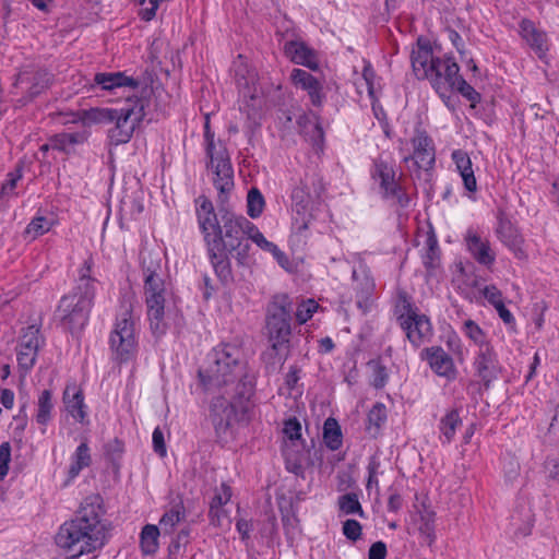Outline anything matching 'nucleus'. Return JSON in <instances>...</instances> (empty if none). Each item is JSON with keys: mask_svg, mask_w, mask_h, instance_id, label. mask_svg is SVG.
Instances as JSON below:
<instances>
[{"mask_svg": "<svg viewBox=\"0 0 559 559\" xmlns=\"http://www.w3.org/2000/svg\"><path fill=\"white\" fill-rule=\"evenodd\" d=\"M371 177L379 183L384 200H393L401 207L408 206L411 200L397 181L396 170L392 163L382 158L376 159L371 168Z\"/></svg>", "mask_w": 559, "mask_h": 559, "instance_id": "12", "label": "nucleus"}, {"mask_svg": "<svg viewBox=\"0 0 559 559\" xmlns=\"http://www.w3.org/2000/svg\"><path fill=\"white\" fill-rule=\"evenodd\" d=\"M278 126L286 134L293 129V115L289 110H281L278 115Z\"/></svg>", "mask_w": 559, "mask_h": 559, "instance_id": "62", "label": "nucleus"}, {"mask_svg": "<svg viewBox=\"0 0 559 559\" xmlns=\"http://www.w3.org/2000/svg\"><path fill=\"white\" fill-rule=\"evenodd\" d=\"M381 468V461L379 455L374 454L369 457L368 465H367V472H368V479L366 484V488L369 490L372 487L379 488V475L382 474L380 471Z\"/></svg>", "mask_w": 559, "mask_h": 559, "instance_id": "44", "label": "nucleus"}, {"mask_svg": "<svg viewBox=\"0 0 559 559\" xmlns=\"http://www.w3.org/2000/svg\"><path fill=\"white\" fill-rule=\"evenodd\" d=\"M11 461V445L5 441L0 444V481L4 479L9 472Z\"/></svg>", "mask_w": 559, "mask_h": 559, "instance_id": "54", "label": "nucleus"}, {"mask_svg": "<svg viewBox=\"0 0 559 559\" xmlns=\"http://www.w3.org/2000/svg\"><path fill=\"white\" fill-rule=\"evenodd\" d=\"M236 530L240 534L241 540L248 544L250 533L253 530L252 523L246 519H238L236 522Z\"/></svg>", "mask_w": 559, "mask_h": 559, "instance_id": "60", "label": "nucleus"}, {"mask_svg": "<svg viewBox=\"0 0 559 559\" xmlns=\"http://www.w3.org/2000/svg\"><path fill=\"white\" fill-rule=\"evenodd\" d=\"M53 225V222L45 216H35L25 228V235L36 239L37 237L48 233Z\"/></svg>", "mask_w": 559, "mask_h": 559, "instance_id": "43", "label": "nucleus"}, {"mask_svg": "<svg viewBox=\"0 0 559 559\" xmlns=\"http://www.w3.org/2000/svg\"><path fill=\"white\" fill-rule=\"evenodd\" d=\"M420 357L428 362L429 367L437 376L448 380L455 379L457 371L453 358L441 346L425 348Z\"/></svg>", "mask_w": 559, "mask_h": 559, "instance_id": "19", "label": "nucleus"}, {"mask_svg": "<svg viewBox=\"0 0 559 559\" xmlns=\"http://www.w3.org/2000/svg\"><path fill=\"white\" fill-rule=\"evenodd\" d=\"M463 331L468 338L479 346V348L485 345H490L486 342V336L483 330L475 321L466 320L463 325Z\"/></svg>", "mask_w": 559, "mask_h": 559, "instance_id": "45", "label": "nucleus"}, {"mask_svg": "<svg viewBox=\"0 0 559 559\" xmlns=\"http://www.w3.org/2000/svg\"><path fill=\"white\" fill-rule=\"evenodd\" d=\"M386 420V408L382 403H377L372 406V408L368 413V429L371 430L373 427L376 431L380 429V427Z\"/></svg>", "mask_w": 559, "mask_h": 559, "instance_id": "47", "label": "nucleus"}, {"mask_svg": "<svg viewBox=\"0 0 559 559\" xmlns=\"http://www.w3.org/2000/svg\"><path fill=\"white\" fill-rule=\"evenodd\" d=\"M217 396L213 397L210 405V418L217 435L225 433L230 427L233 419L236 416L235 401H241L246 397H240L238 394L228 395L225 389L216 391Z\"/></svg>", "mask_w": 559, "mask_h": 559, "instance_id": "14", "label": "nucleus"}, {"mask_svg": "<svg viewBox=\"0 0 559 559\" xmlns=\"http://www.w3.org/2000/svg\"><path fill=\"white\" fill-rule=\"evenodd\" d=\"M319 304L313 299L302 301L296 310V320L299 324L306 323L312 318L313 313L318 310Z\"/></svg>", "mask_w": 559, "mask_h": 559, "instance_id": "49", "label": "nucleus"}, {"mask_svg": "<svg viewBox=\"0 0 559 559\" xmlns=\"http://www.w3.org/2000/svg\"><path fill=\"white\" fill-rule=\"evenodd\" d=\"M144 296L151 330L163 335L167 330L166 304L171 293L167 288L159 261L143 260Z\"/></svg>", "mask_w": 559, "mask_h": 559, "instance_id": "5", "label": "nucleus"}, {"mask_svg": "<svg viewBox=\"0 0 559 559\" xmlns=\"http://www.w3.org/2000/svg\"><path fill=\"white\" fill-rule=\"evenodd\" d=\"M298 132L302 134L306 140L312 143L313 146L321 148L324 140V133L318 118L313 115L301 112L296 120Z\"/></svg>", "mask_w": 559, "mask_h": 559, "instance_id": "29", "label": "nucleus"}, {"mask_svg": "<svg viewBox=\"0 0 559 559\" xmlns=\"http://www.w3.org/2000/svg\"><path fill=\"white\" fill-rule=\"evenodd\" d=\"M159 527L147 524L142 528L140 546L144 555H154L158 550Z\"/></svg>", "mask_w": 559, "mask_h": 559, "instance_id": "38", "label": "nucleus"}, {"mask_svg": "<svg viewBox=\"0 0 559 559\" xmlns=\"http://www.w3.org/2000/svg\"><path fill=\"white\" fill-rule=\"evenodd\" d=\"M449 88H456L462 94V96H464L473 104H476L480 100V94L476 92V90L469 85L461 75L457 76V81H455L453 85H449Z\"/></svg>", "mask_w": 559, "mask_h": 559, "instance_id": "48", "label": "nucleus"}, {"mask_svg": "<svg viewBox=\"0 0 559 559\" xmlns=\"http://www.w3.org/2000/svg\"><path fill=\"white\" fill-rule=\"evenodd\" d=\"M206 154L210 157V168L213 170V185L219 192V198L228 194L234 188V169L228 152L221 141H215L209 122L204 127Z\"/></svg>", "mask_w": 559, "mask_h": 559, "instance_id": "7", "label": "nucleus"}, {"mask_svg": "<svg viewBox=\"0 0 559 559\" xmlns=\"http://www.w3.org/2000/svg\"><path fill=\"white\" fill-rule=\"evenodd\" d=\"M452 160L455 164L456 170L459 171L464 188L468 192L477 191V181L473 170V164L468 154L463 150H454L451 154Z\"/></svg>", "mask_w": 559, "mask_h": 559, "instance_id": "28", "label": "nucleus"}, {"mask_svg": "<svg viewBox=\"0 0 559 559\" xmlns=\"http://www.w3.org/2000/svg\"><path fill=\"white\" fill-rule=\"evenodd\" d=\"M140 81L133 76L127 75L126 72H98L93 78L92 88L99 87L102 91L115 92L120 88L131 91L138 90Z\"/></svg>", "mask_w": 559, "mask_h": 559, "instance_id": "21", "label": "nucleus"}, {"mask_svg": "<svg viewBox=\"0 0 559 559\" xmlns=\"http://www.w3.org/2000/svg\"><path fill=\"white\" fill-rule=\"evenodd\" d=\"M290 80L297 88L307 92L313 106L322 105L325 96L321 82L311 73L302 69H294L290 73Z\"/></svg>", "mask_w": 559, "mask_h": 559, "instance_id": "23", "label": "nucleus"}, {"mask_svg": "<svg viewBox=\"0 0 559 559\" xmlns=\"http://www.w3.org/2000/svg\"><path fill=\"white\" fill-rule=\"evenodd\" d=\"M293 306L285 294L273 297L266 309V331L272 349L280 355L282 349L288 348L292 334Z\"/></svg>", "mask_w": 559, "mask_h": 559, "instance_id": "6", "label": "nucleus"}, {"mask_svg": "<svg viewBox=\"0 0 559 559\" xmlns=\"http://www.w3.org/2000/svg\"><path fill=\"white\" fill-rule=\"evenodd\" d=\"M205 392L215 394L225 389L228 395L250 396L252 382L248 376V366L242 349L235 344H221L206 356L198 372Z\"/></svg>", "mask_w": 559, "mask_h": 559, "instance_id": "3", "label": "nucleus"}, {"mask_svg": "<svg viewBox=\"0 0 559 559\" xmlns=\"http://www.w3.org/2000/svg\"><path fill=\"white\" fill-rule=\"evenodd\" d=\"M88 138L86 131L81 132H62L51 138L53 148L61 152H69L70 147L84 143Z\"/></svg>", "mask_w": 559, "mask_h": 559, "instance_id": "34", "label": "nucleus"}, {"mask_svg": "<svg viewBox=\"0 0 559 559\" xmlns=\"http://www.w3.org/2000/svg\"><path fill=\"white\" fill-rule=\"evenodd\" d=\"M520 34L522 38L537 52L544 53L546 48V34L536 28L535 24L527 19L520 23Z\"/></svg>", "mask_w": 559, "mask_h": 559, "instance_id": "32", "label": "nucleus"}, {"mask_svg": "<svg viewBox=\"0 0 559 559\" xmlns=\"http://www.w3.org/2000/svg\"><path fill=\"white\" fill-rule=\"evenodd\" d=\"M419 534L424 537L427 545H431L436 539L435 534V512L424 510L418 513L416 520Z\"/></svg>", "mask_w": 559, "mask_h": 559, "instance_id": "39", "label": "nucleus"}, {"mask_svg": "<svg viewBox=\"0 0 559 559\" xmlns=\"http://www.w3.org/2000/svg\"><path fill=\"white\" fill-rule=\"evenodd\" d=\"M189 535L190 530L188 527L180 530L176 538L171 540L170 550H178L181 547V545H186L188 543Z\"/></svg>", "mask_w": 559, "mask_h": 559, "instance_id": "63", "label": "nucleus"}, {"mask_svg": "<svg viewBox=\"0 0 559 559\" xmlns=\"http://www.w3.org/2000/svg\"><path fill=\"white\" fill-rule=\"evenodd\" d=\"M265 206L264 197L258 188H251L247 194V214L251 218H258Z\"/></svg>", "mask_w": 559, "mask_h": 559, "instance_id": "41", "label": "nucleus"}, {"mask_svg": "<svg viewBox=\"0 0 559 559\" xmlns=\"http://www.w3.org/2000/svg\"><path fill=\"white\" fill-rule=\"evenodd\" d=\"M545 467L548 478L559 481V462L557 460H548Z\"/></svg>", "mask_w": 559, "mask_h": 559, "instance_id": "64", "label": "nucleus"}, {"mask_svg": "<svg viewBox=\"0 0 559 559\" xmlns=\"http://www.w3.org/2000/svg\"><path fill=\"white\" fill-rule=\"evenodd\" d=\"M22 168L17 167L14 171L7 175V179L1 186L0 198H11L15 195L14 192L17 182L22 179Z\"/></svg>", "mask_w": 559, "mask_h": 559, "instance_id": "46", "label": "nucleus"}, {"mask_svg": "<svg viewBox=\"0 0 559 559\" xmlns=\"http://www.w3.org/2000/svg\"><path fill=\"white\" fill-rule=\"evenodd\" d=\"M372 368V381L371 384L377 388L381 389L385 385L388 380V373L384 366H382L379 362L371 361L369 364Z\"/></svg>", "mask_w": 559, "mask_h": 559, "instance_id": "51", "label": "nucleus"}, {"mask_svg": "<svg viewBox=\"0 0 559 559\" xmlns=\"http://www.w3.org/2000/svg\"><path fill=\"white\" fill-rule=\"evenodd\" d=\"M342 532L347 539L356 542L361 537L362 526L358 521L348 519L343 523Z\"/></svg>", "mask_w": 559, "mask_h": 559, "instance_id": "50", "label": "nucleus"}, {"mask_svg": "<svg viewBox=\"0 0 559 559\" xmlns=\"http://www.w3.org/2000/svg\"><path fill=\"white\" fill-rule=\"evenodd\" d=\"M92 259L84 261L73 289L58 305L57 317L71 333L81 331L88 322L96 295V280L91 276Z\"/></svg>", "mask_w": 559, "mask_h": 559, "instance_id": "4", "label": "nucleus"}, {"mask_svg": "<svg viewBox=\"0 0 559 559\" xmlns=\"http://www.w3.org/2000/svg\"><path fill=\"white\" fill-rule=\"evenodd\" d=\"M45 345L40 328L32 324L22 329L16 345L19 368L24 374L28 373L36 364L39 349Z\"/></svg>", "mask_w": 559, "mask_h": 559, "instance_id": "13", "label": "nucleus"}, {"mask_svg": "<svg viewBox=\"0 0 559 559\" xmlns=\"http://www.w3.org/2000/svg\"><path fill=\"white\" fill-rule=\"evenodd\" d=\"M284 52L292 62L317 70L319 68L317 55L313 49L301 40H289L284 45Z\"/></svg>", "mask_w": 559, "mask_h": 559, "instance_id": "25", "label": "nucleus"}, {"mask_svg": "<svg viewBox=\"0 0 559 559\" xmlns=\"http://www.w3.org/2000/svg\"><path fill=\"white\" fill-rule=\"evenodd\" d=\"M342 430L335 418L329 417L323 425V440L325 445L336 451L342 445Z\"/></svg>", "mask_w": 559, "mask_h": 559, "instance_id": "37", "label": "nucleus"}, {"mask_svg": "<svg viewBox=\"0 0 559 559\" xmlns=\"http://www.w3.org/2000/svg\"><path fill=\"white\" fill-rule=\"evenodd\" d=\"M473 367L475 374L480 379L485 388L488 389L500 373L497 355L491 345H485L479 348Z\"/></svg>", "mask_w": 559, "mask_h": 559, "instance_id": "18", "label": "nucleus"}, {"mask_svg": "<svg viewBox=\"0 0 559 559\" xmlns=\"http://www.w3.org/2000/svg\"><path fill=\"white\" fill-rule=\"evenodd\" d=\"M462 425V419L457 409H451L440 420L439 429L443 443H450L455 435L457 427Z\"/></svg>", "mask_w": 559, "mask_h": 559, "instance_id": "36", "label": "nucleus"}, {"mask_svg": "<svg viewBox=\"0 0 559 559\" xmlns=\"http://www.w3.org/2000/svg\"><path fill=\"white\" fill-rule=\"evenodd\" d=\"M283 432L294 441L301 438V424L296 417H290L284 421Z\"/></svg>", "mask_w": 559, "mask_h": 559, "instance_id": "52", "label": "nucleus"}, {"mask_svg": "<svg viewBox=\"0 0 559 559\" xmlns=\"http://www.w3.org/2000/svg\"><path fill=\"white\" fill-rule=\"evenodd\" d=\"M249 239L264 251L269 252L272 249H275V243L269 241L254 224L252 226Z\"/></svg>", "mask_w": 559, "mask_h": 559, "instance_id": "55", "label": "nucleus"}, {"mask_svg": "<svg viewBox=\"0 0 559 559\" xmlns=\"http://www.w3.org/2000/svg\"><path fill=\"white\" fill-rule=\"evenodd\" d=\"M253 79L254 76L250 74L249 70L246 67L239 66L236 69L235 80L240 91L249 88V85L253 82Z\"/></svg>", "mask_w": 559, "mask_h": 559, "instance_id": "56", "label": "nucleus"}, {"mask_svg": "<svg viewBox=\"0 0 559 559\" xmlns=\"http://www.w3.org/2000/svg\"><path fill=\"white\" fill-rule=\"evenodd\" d=\"M104 500L92 493L80 503L74 518L64 522L56 535V545L72 552L73 557L92 554L104 547L108 523L105 516Z\"/></svg>", "mask_w": 559, "mask_h": 559, "instance_id": "2", "label": "nucleus"}, {"mask_svg": "<svg viewBox=\"0 0 559 559\" xmlns=\"http://www.w3.org/2000/svg\"><path fill=\"white\" fill-rule=\"evenodd\" d=\"M413 154L404 157V162H413L417 170H430L436 163V147L433 140L424 129L417 128L411 139Z\"/></svg>", "mask_w": 559, "mask_h": 559, "instance_id": "16", "label": "nucleus"}, {"mask_svg": "<svg viewBox=\"0 0 559 559\" xmlns=\"http://www.w3.org/2000/svg\"><path fill=\"white\" fill-rule=\"evenodd\" d=\"M362 79L366 82L369 96L373 97L376 73L370 62H366L362 69Z\"/></svg>", "mask_w": 559, "mask_h": 559, "instance_id": "59", "label": "nucleus"}, {"mask_svg": "<svg viewBox=\"0 0 559 559\" xmlns=\"http://www.w3.org/2000/svg\"><path fill=\"white\" fill-rule=\"evenodd\" d=\"M70 465L67 472V478L63 487L69 486L80 475V473L92 465L91 448L87 440L84 439L72 453Z\"/></svg>", "mask_w": 559, "mask_h": 559, "instance_id": "27", "label": "nucleus"}, {"mask_svg": "<svg viewBox=\"0 0 559 559\" xmlns=\"http://www.w3.org/2000/svg\"><path fill=\"white\" fill-rule=\"evenodd\" d=\"M186 516L183 503L180 501L166 511L159 520V528L163 534H173L175 526Z\"/></svg>", "mask_w": 559, "mask_h": 559, "instance_id": "35", "label": "nucleus"}, {"mask_svg": "<svg viewBox=\"0 0 559 559\" xmlns=\"http://www.w3.org/2000/svg\"><path fill=\"white\" fill-rule=\"evenodd\" d=\"M153 448L154 451L159 454L162 457L166 455V444L164 439V433L159 427H156L152 435Z\"/></svg>", "mask_w": 559, "mask_h": 559, "instance_id": "58", "label": "nucleus"}, {"mask_svg": "<svg viewBox=\"0 0 559 559\" xmlns=\"http://www.w3.org/2000/svg\"><path fill=\"white\" fill-rule=\"evenodd\" d=\"M460 67L452 56L444 55L436 60L433 75L429 76L432 87L439 93L444 94L449 85H453L460 75Z\"/></svg>", "mask_w": 559, "mask_h": 559, "instance_id": "17", "label": "nucleus"}, {"mask_svg": "<svg viewBox=\"0 0 559 559\" xmlns=\"http://www.w3.org/2000/svg\"><path fill=\"white\" fill-rule=\"evenodd\" d=\"M231 498V489L229 486L222 484L221 488L214 495L210 504V515L212 519L221 518V509L223 506L229 502Z\"/></svg>", "mask_w": 559, "mask_h": 559, "instance_id": "42", "label": "nucleus"}, {"mask_svg": "<svg viewBox=\"0 0 559 559\" xmlns=\"http://www.w3.org/2000/svg\"><path fill=\"white\" fill-rule=\"evenodd\" d=\"M352 277L354 282V289L356 292L357 305L361 308L374 292V280L369 267L361 259H359L354 265Z\"/></svg>", "mask_w": 559, "mask_h": 559, "instance_id": "22", "label": "nucleus"}, {"mask_svg": "<svg viewBox=\"0 0 559 559\" xmlns=\"http://www.w3.org/2000/svg\"><path fill=\"white\" fill-rule=\"evenodd\" d=\"M467 250L472 257L481 265L491 267L496 261V254L492 252L490 245L486 240L474 233L468 230L465 236Z\"/></svg>", "mask_w": 559, "mask_h": 559, "instance_id": "26", "label": "nucleus"}, {"mask_svg": "<svg viewBox=\"0 0 559 559\" xmlns=\"http://www.w3.org/2000/svg\"><path fill=\"white\" fill-rule=\"evenodd\" d=\"M145 100L132 99L128 96L127 104L121 108H115L112 114L114 127L108 130V138L114 145L128 143L136 126L145 116Z\"/></svg>", "mask_w": 559, "mask_h": 559, "instance_id": "8", "label": "nucleus"}, {"mask_svg": "<svg viewBox=\"0 0 559 559\" xmlns=\"http://www.w3.org/2000/svg\"><path fill=\"white\" fill-rule=\"evenodd\" d=\"M386 554V545L379 540L370 546L368 551V559H385Z\"/></svg>", "mask_w": 559, "mask_h": 559, "instance_id": "61", "label": "nucleus"}, {"mask_svg": "<svg viewBox=\"0 0 559 559\" xmlns=\"http://www.w3.org/2000/svg\"><path fill=\"white\" fill-rule=\"evenodd\" d=\"M483 295L493 307L503 302L502 293L495 285L485 286Z\"/></svg>", "mask_w": 559, "mask_h": 559, "instance_id": "57", "label": "nucleus"}, {"mask_svg": "<svg viewBox=\"0 0 559 559\" xmlns=\"http://www.w3.org/2000/svg\"><path fill=\"white\" fill-rule=\"evenodd\" d=\"M63 403L68 414L78 423L87 424V406L82 390L75 382H70L63 391Z\"/></svg>", "mask_w": 559, "mask_h": 559, "instance_id": "24", "label": "nucleus"}, {"mask_svg": "<svg viewBox=\"0 0 559 559\" xmlns=\"http://www.w3.org/2000/svg\"><path fill=\"white\" fill-rule=\"evenodd\" d=\"M131 312V304L123 302L121 312L117 316L114 330L109 336V345L115 358L121 362L130 360L138 346Z\"/></svg>", "mask_w": 559, "mask_h": 559, "instance_id": "9", "label": "nucleus"}, {"mask_svg": "<svg viewBox=\"0 0 559 559\" xmlns=\"http://www.w3.org/2000/svg\"><path fill=\"white\" fill-rule=\"evenodd\" d=\"M437 58L433 56L429 41L419 38L417 48L413 49L411 55L412 68L418 80H428L429 76L433 75Z\"/></svg>", "mask_w": 559, "mask_h": 559, "instance_id": "20", "label": "nucleus"}, {"mask_svg": "<svg viewBox=\"0 0 559 559\" xmlns=\"http://www.w3.org/2000/svg\"><path fill=\"white\" fill-rule=\"evenodd\" d=\"M197 218L215 274L227 284L233 280L229 255L240 263L248 257L253 223L227 210L216 213L205 197L197 200Z\"/></svg>", "mask_w": 559, "mask_h": 559, "instance_id": "1", "label": "nucleus"}, {"mask_svg": "<svg viewBox=\"0 0 559 559\" xmlns=\"http://www.w3.org/2000/svg\"><path fill=\"white\" fill-rule=\"evenodd\" d=\"M51 81L52 74L46 69L27 66L16 75L14 86L22 90L24 103H27L48 88Z\"/></svg>", "mask_w": 559, "mask_h": 559, "instance_id": "15", "label": "nucleus"}, {"mask_svg": "<svg viewBox=\"0 0 559 559\" xmlns=\"http://www.w3.org/2000/svg\"><path fill=\"white\" fill-rule=\"evenodd\" d=\"M324 190L322 179L316 176H306L293 188L290 194L293 211L300 217L305 228L312 217L314 205L321 203Z\"/></svg>", "mask_w": 559, "mask_h": 559, "instance_id": "10", "label": "nucleus"}, {"mask_svg": "<svg viewBox=\"0 0 559 559\" xmlns=\"http://www.w3.org/2000/svg\"><path fill=\"white\" fill-rule=\"evenodd\" d=\"M397 322L414 348L430 342L433 336L430 319L419 313L406 297L403 298L402 312L397 316Z\"/></svg>", "mask_w": 559, "mask_h": 559, "instance_id": "11", "label": "nucleus"}, {"mask_svg": "<svg viewBox=\"0 0 559 559\" xmlns=\"http://www.w3.org/2000/svg\"><path fill=\"white\" fill-rule=\"evenodd\" d=\"M421 260L428 273H432L440 267L441 264V250L438 243L437 236L432 229L427 231L425 245L421 249Z\"/></svg>", "mask_w": 559, "mask_h": 559, "instance_id": "31", "label": "nucleus"}, {"mask_svg": "<svg viewBox=\"0 0 559 559\" xmlns=\"http://www.w3.org/2000/svg\"><path fill=\"white\" fill-rule=\"evenodd\" d=\"M112 114H115V108L95 107L87 110L71 112L69 115L70 118L66 120V122H82L84 126L100 123L107 124L112 122Z\"/></svg>", "mask_w": 559, "mask_h": 559, "instance_id": "30", "label": "nucleus"}, {"mask_svg": "<svg viewBox=\"0 0 559 559\" xmlns=\"http://www.w3.org/2000/svg\"><path fill=\"white\" fill-rule=\"evenodd\" d=\"M338 508L340 511L345 514H357L360 518H365V512L362 510V507L359 502L358 495L355 492H347L345 495H342L338 498Z\"/></svg>", "mask_w": 559, "mask_h": 559, "instance_id": "40", "label": "nucleus"}, {"mask_svg": "<svg viewBox=\"0 0 559 559\" xmlns=\"http://www.w3.org/2000/svg\"><path fill=\"white\" fill-rule=\"evenodd\" d=\"M53 402H52V394L50 390H44L40 392L37 399L36 403V415L35 420L36 423L41 426V432L44 433L46 431L47 425L52 419L53 414Z\"/></svg>", "mask_w": 559, "mask_h": 559, "instance_id": "33", "label": "nucleus"}, {"mask_svg": "<svg viewBox=\"0 0 559 559\" xmlns=\"http://www.w3.org/2000/svg\"><path fill=\"white\" fill-rule=\"evenodd\" d=\"M497 233L506 245L515 246L518 243V236L514 234L510 222L501 221L497 228Z\"/></svg>", "mask_w": 559, "mask_h": 559, "instance_id": "53", "label": "nucleus"}]
</instances>
